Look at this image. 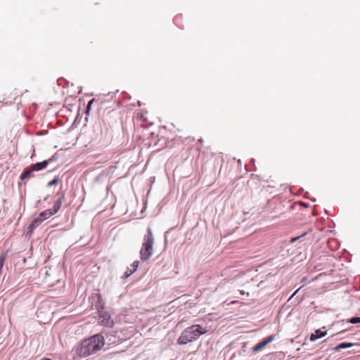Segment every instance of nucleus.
<instances>
[{
  "mask_svg": "<svg viewBox=\"0 0 360 360\" xmlns=\"http://www.w3.org/2000/svg\"><path fill=\"white\" fill-rule=\"evenodd\" d=\"M91 299L96 303V307L98 310V323L106 327H112L114 324L113 320L112 319L110 315L104 309L105 302L102 299L100 294H94L91 296Z\"/></svg>",
  "mask_w": 360,
  "mask_h": 360,
  "instance_id": "f257e3e1",
  "label": "nucleus"
},
{
  "mask_svg": "<svg viewBox=\"0 0 360 360\" xmlns=\"http://www.w3.org/2000/svg\"><path fill=\"white\" fill-rule=\"evenodd\" d=\"M207 330L198 324L186 328L178 339L179 345H186L197 340L201 335L205 334Z\"/></svg>",
  "mask_w": 360,
  "mask_h": 360,
  "instance_id": "f03ea898",
  "label": "nucleus"
},
{
  "mask_svg": "<svg viewBox=\"0 0 360 360\" xmlns=\"http://www.w3.org/2000/svg\"><path fill=\"white\" fill-rule=\"evenodd\" d=\"M154 238L151 229H147V233L144 236L143 243L140 251V258L142 261H147L153 255Z\"/></svg>",
  "mask_w": 360,
  "mask_h": 360,
  "instance_id": "7ed1b4c3",
  "label": "nucleus"
},
{
  "mask_svg": "<svg viewBox=\"0 0 360 360\" xmlns=\"http://www.w3.org/2000/svg\"><path fill=\"white\" fill-rule=\"evenodd\" d=\"M77 354L84 357L90 354V340H84L77 348Z\"/></svg>",
  "mask_w": 360,
  "mask_h": 360,
  "instance_id": "20e7f679",
  "label": "nucleus"
},
{
  "mask_svg": "<svg viewBox=\"0 0 360 360\" xmlns=\"http://www.w3.org/2000/svg\"><path fill=\"white\" fill-rule=\"evenodd\" d=\"M105 344L104 337L101 335H95L91 336V345L93 346V351L96 352L100 350Z\"/></svg>",
  "mask_w": 360,
  "mask_h": 360,
  "instance_id": "39448f33",
  "label": "nucleus"
},
{
  "mask_svg": "<svg viewBox=\"0 0 360 360\" xmlns=\"http://www.w3.org/2000/svg\"><path fill=\"white\" fill-rule=\"evenodd\" d=\"M274 339V337L273 335L268 336L266 339L263 340L258 344H257L253 348L252 352L254 353L258 352L259 351H262L263 349L265 348V347L270 342H271Z\"/></svg>",
  "mask_w": 360,
  "mask_h": 360,
  "instance_id": "423d86ee",
  "label": "nucleus"
},
{
  "mask_svg": "<svg viewBox=\"0 0 360 360\" xmlns=\"http://www.w3.org/2000/svg\"><path fill=\"white\" fill-rule=\"evenodd\" d=\"M44 220L39 215L34 218L27 228V233H32L34 229L37 227Z\"/></svg>",
  "mask_w": 360,
  "mask_h": 360,
  "instance_id": "0eeeda50",
  "label": "nucleus"
},
{
  "mask_svg": "<svg viewBox=\"0 0 360 360\" xmlns=\"http://www.w3.org/2000/svg\"><path fill=\"white\" fill-rule=\"evenodd\" d=\"M50 160H44L41 162H37L36 164L30 165L32 167V170L34 172L40 171L41 169H45L49 164Z\"/></svg>",
  "mask_w": 360,
  "mask_h": 360,
  "instance_id": "6e6552de",
  "label": "nucleus"
},
{
  "mask_svg": "<svg viewBox=\"0 0 360 360\" xmlns=\"http://www.w3.org/2000/svg\"><path fill=\"white\" fill-rule=\"evenodd\" d=\"M327 334L326 331H321V330H316L314 333H312L310 336V340L314 342L319 338L324 337Z\"/></svg>",
  "mask_w": 360,
  "mask_h": 360,
  "instance_id": "1a4fd4ad",
  "label": "nucleus"
},
{
  "mask_svg": "<svg viewBox=\"0 0 360 360\" xmlns=\"http://www.w3.org/2000/svg\"><path fill=\"white\" fill-rule=\"evenodd\" d=\"M33 172H34V170H32V167L30 166L29 167L25 169L23 171V172L21 174L20 179L21 180H25V179H30V177L32 176Z\"/></svg>",
  "mask_w": 360,
  "mask_h": 360,
  "instance_id": "9d476101",
  "label": "nucleus"
},
{
  "mask_svg": "<svg viewBox=\"0 0 360 360\" xmlns=\"http://www.w3.org/2000/svg\"><path fill=\"white\" fill-rule=\"evenodd\" d=\"M64 200V195H62L54 203L52 211L56 214L61 207L62 202Z\"/></svg>",
  "mask_w": 360,
  "mask_h": 360,
  "instance_id": "9b49d317",
  "label": "nucleus"
},
{
  "mask_svg": "<svg viewBox=\"0 0 360 360\" xmlns=\"http://www.w3.org/2000/svg\"><path fill=\"white\" fill-rule=\"evenodd\" d=\"M53 214L54 212L52 211V209H49L41 212L39 215L44 221L45 219L50 218Z\"/></svg>",
  "mask_w": 360,
  "mask_h": 360,
  "instance_id": "f8f14e48",
  "label": "nucleus"
},
{
  "mask_svg": "<svg viewBox=\"0 0 360 360\" xmlns=\"http://www.w3.org/2000/svg\"><path fill=\"white\" fill-rule=\"evenodd\" d=\"M354 345L353 343H349V342H342L340 344H339L338 345H337L335 348H334V350L338 352L339 351L340 349H347V348H349L351 347H352Z\"/></svg>",
  "mask_w": 360,
  "mask_h": 360,
  "instance_id": "ddd939ff",
  "label": "nucleus"
},
{
  "mask_svg": "<svg viewBox=\"0 0 360 360\" xmlns=\"http://www.w3.org/2000/svg\"><path fill=\"white\" fill-rule=\"evenodd\" d=\"M139 261H134L132 264H131V270H130V272L128 273L129 274H132L134 271H136L138 266H139Z\"/></svg>",
  "mask_w": 360,
  "mask_h": 360,
  "instance_id": "4468645a",
  "label": "nucleus"
},
{
  "mask_svg": "<svg viewBox=\"0 0 360 360\" xmlns=\"http://www.w3.org/2000/svg\"><path fill=\"white\" fill-rule=\"evenodd\" d=\"M6 259V256L4 255H2L0 256V271H1L3 266L4 264Z\"/></svg>",
  "mask_w": 360,
  "mask_h": 360,
  "instance_id": "2eb2a0df",
  "label": "nucleus"
},
{
  "mask_svg": "<svg viewBox=\"0 0 360 360\" xmlns=\"http://www.w3.org/2000/svg\"><path fill=\"white\" fill-rule=\"evenodd\" d=\"M349 322L353 324L360 323V317H353L349 320Z\"/></svg>",
  "mask_w": 360,
  "mask_h": 360,
  "instance_id": "dca6fc26",
  "label": "nucleus"
},
{
  "mask_svg": "<svg viewBox=\"0 0 360 360\" xmlns=\"http://www.w3.org/2000/svg\"><path fill=\"white\" fill-rule=\"evenodd\" d=\"M58 179H54L49 183V186H51L53 185H56L58 183Z\"/></svg>",
  "mask_w": 360,
  "mask_h": 360,
  "instance_id": "f3484780",
  "label": "nucleus"
},
{
  "mask_svg": "<svg viewBox=\"0 0 360 360\" xmlns=\"http://www.w3.org/2000/svg\"><path fill=\"white\" fill-rule=\"evenodd\" d=\"M89 111H90V101H89L88 103L86 104V114H88Z\"/></svg>",
  "mask_w": 360,
  "mask_h": 360,
  "instance_id": "a211bd4d",
  "label": "nucleus"
},
{
  "mask_svg": "<svg viewBox=\"0 0 360 360\" xmlns=\"http://www.w3.org/2000/svg\"><path fill=\"white\" fill-rule=\"evenodd\" d=\"M130 270H131V269H129H129H127V270L126 271L125 274H126V276H127V277H128V276H131V274H128V273H129V272H130Z\"/></svg>",
  "mask_w": 360,
  "mask_h": 360,
  "instance_id": "6ab92c4d",
  "label": "nucleus"
},
{
  "mask_svg": "<svg viewBox=\"0 0 360 360\" xmlns=\"http://www.w3.org/2000/svg\"><path fill=\"white\" fill-rule=\"evenodd\" d=\"M41 360H52L51 359H49V358H44L42 359Z\"/></svg>",
  "mask_w": 360,
  "mask_h": 360,
  "instance_id": "aec40b11",
  "label": "nucleus"
},
{
  "mask_svg": "<svg viewBox=\"0 0 360 360\" xmlns=\"http://www.w3.org/2000/svg\"><path fill=\"white\" fill-rule=\"evenodd\" d=\"M297 291H298V290L295 291L294 294L292 296H294L297 293Z\"/></svg>",
  "mask_w": 360,
  "mask_h": 360,
  "instance_id": "412c9836",
  "label": "nucleus"
},
{
  "mask_svg": "<svg viewBox=\"0 0 360 360\" xmlns=\"http://www.w3.org/2000/svg\"><path fill=\"white\" fill-rule=\"evenodd\" d=\"M94 102V99H91V103L92 104Z\"/></svg>",
  "mask_w": 360,
  "mask_h": 360,
  "instance_id": "4be33fe9",
  "label": "nucleus"
}]
</instances>
